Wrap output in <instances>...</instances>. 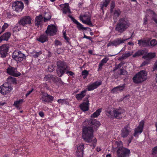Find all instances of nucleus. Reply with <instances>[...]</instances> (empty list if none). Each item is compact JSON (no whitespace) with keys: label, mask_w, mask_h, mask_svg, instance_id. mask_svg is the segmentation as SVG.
Masks as SVG:
<instances>
[{"label":"nucleus","mask_w":157,"mask_h":157,"mask_svg":"<svg viewBox=\"0 0 157 157\" xmlns=\"http://www.w3.org/2000/svg\"><path fill=\"white\" fill-rule=\"evenodd\" d=\"M100 124L99 122L96 120L88 119L86 120L83 123L82 138L86 142L91 143L94 148L96 146L97 140L93 133Z\"/></svg>","instance_id":"1"},{"label":"nucleus","mask_w":157,"mask_h":157,"mask_svg":"<svg viewBox=\"0 0 157 157\" xmlns=\"http://www.w3.org/2000/svg\"><path fill=\"white\" fill-rule=\"evenodd\" d=\"M129 25L128 21L126 18H121L117 23L115 30L119 33H122L128 28Z\"/></svg>","instance_id":"2"},{"label":"nucleus","mask_w":157,"mask_h":157,"mask_svg":"<svg viewBox=\"0 0 157 157\" xmlns=\"http://www.w3.org/2000/svg\"><path fill=\"white\" fill-rule=\"evenodd\" d=\"M117 146L119 147L117 153L118 157H129L130 154L129 149L122 147L123 144L121 141H117L116 142Z\"/></svg>","instance_id":"3"},{"label":"nucleus","mask_w":157,"mask_h":157,"mask_svg":"<svg viewBox=\"0 0 157 157\" xmlns=\"http://www.w3.org/2000/svg\"><path fill=\"white\" fill-rule=\"evenodd\" d=\"M122 113L123 111L121 109H108L106 110V114L109 118L120 119L122 117L121 114Z\"/></svg>","instance_id":"4"},{"label":"nucleus","mask_w":157,"mask_h":157,"mask_svg":"<svg viewBox=\"0 0 157 157\" xmlns=\"http://www.w3.org/2000/svg\"><path fill=\"white\" fill-rule=\"evenodd\" d=\"M147 78V73L145 70H142L136 74L133 77V82L139 83L145 81Z\"/></svg>","instance_id":"5"},{"label":"nucleus","mask_w":157,"mask_h":157,"mask_svg":"<svg viewBox=\"0 0 157 157\" xmlns=\"http://www.w3.org/2000/svg\"><path fill=\"white\" fill-rule=\"evenodd\" d=\"M57 73L58 75L61 77L66 71L67 67L65 63L63 62H58L57 63Z\"/></svg>","instance_id":"6"},{"label":"nucleus","mask_w":157,"mask_h":157,"mask_svg":"<svg viewBox=\"0 0 157 157\" xmlns=\"http://www.w3.org/2000/svg\"><path fill=\"white\" fill-rule=\"evenodd\" d=\"M12 58L13 59L16 61L17 63L21 62L25 58V55L22 53L21 51H15L13 53Z\"/></svg>","instance_id":"7"},{"label":"nucleus","mask_w":157,"mask_h":157,"mask_svg":"<svg viewBox=\"0 0 157 157\" xmlns=\"http://www.w3.org/2000/svg\"><path fill=\"white\" fill-rule=\"evenodd\" d=\"M91 15L89 12H86L84 14L80 15V19L84 24L90 26H92V24L90 21Z\"/></svg>","instance_id":"8"},{"label":"nucleus","mask_w":157,"mask_h":157,"mask_svg":"<svg viewBox=\"0 0 157 157\" xmlns=\"http://www.w3.org/2000/svg\"><path fill=\"white\" fill-rule=\"evenodd\" d=\"M12 89L11 86L8 83L6 82L0 86V93L6 95L10 92Z\"/></svg>","instance_id":"9"},{"label":"nucleus","mask_w":157,"mask_h":157,"mask_svg":"<svg viewBox=\"0 0 157 157\" xmlns=\"http://www.w3.org/2000/svg\"><path fill=\"white\" fill-rule=\"evenodd\" d=\"M24 8L23 3L21 2H15L12 4L13 10L18 12H21Z\"/></svg>","instance_id":"10"},{"label":"nucleus","mask_w":157,"mask_h":157,"mask_svg":"<svg viewBox=\"0 0 157 157\" xmlns=\"http://www.w3.org/2000/svg\"><path fill=\"white\" fill-rule=\"evenodd\" d=\"M130 37L125 39L121 38H117L116 39L112 42L109 43L107 44V46L109 47L111 46H117L119 45L120 44L124 43V41L128 39H130Z\"/></svg>","instance_id":"11"},{"label":"nucleus","mask_w":157,"mask_h":157,"mask_svg":"<svg viewBox=\"0 0 157 157\" xmlns=\"http://www.w3.org/2000/svg\"><path fill=\"white\" fill-rule=\"evenodd\" d=\"M56 27L53 25H48L47 29L46 31L47 35L50 36L56 34Z\"/></svg>","instance_id":"12"},{"label":"nucleus","mask_w":157,"mask_h":157,"mask_svg":"<svg viewBox=\"0 0 157 157\" xmlns=\"http://www.w3.org/2000/svg\"><path fill=\"white\" fill-rule=\"evenodd\" d=\"M84 148V144L83 143L78 145L76 151V155L78 157H83Z\"/></svg>","instance_id":"13"},{"label":"nucleus","mask_w":157,"mask_h":157,"mask_svg":"<svg viewBox=\"0 0 157 157\" xmlns=\"http://www.w3.org/2000/svg\"><path fill=\"white\" fill-rule=\"evenodd\" d=\"M131 129L127 125L123 128L121 131V135L123 138L127 137L130 134Z\"/></svg>","instance_id":"14"},{"label":"nucleus","mask_w":157,"mask_h":157,"mask_svg":"<svg viewBox=\"0 0 157 157\" xmlns=\"http://www.w3.org/2000/svg\"><path fill=\"white\" fill-rule=\"evenodd\" d=\"M101 82L100 81H96L93 83H90L87 86L88 91L92 90L97 88L101 84Z\"/></svg>","instance_id":"15"},{"label":"nucleus","mask_w":157,"mask_h":157,"mask_svg":"<svg viewBox=\"0 0 157 157\" xmlns=\"http://www.w3.org/2000/svg\"><path fill=\"white\" fill-rule=\"evenodd\" d=\"M7 72L9 75L15 76H18L20 74L19 72H17V70L16 68L11 67H9L7 69Z\"/></svg>","instance_id":"16"},{"label":"nucleus","mask_w":157,"mask_h":157,"mask_svg":"<svg viewBox=\"0 0 157 157\" xmlns=\"http://www.w3.org/2000/svg\"><path fill=\"white\" fill-rule=\"evenodd\" d=\"M144 124V121H142L140 122L138 126L135 129L134 134L135 136H137L142 132Z\"/></svg>","instance_id":"17"},{"label":"nucleus","mask_w":157,"mask_h":157,"mask_svg":"<svg viewBox=\"0 0 157 157\" xmlns=\"http://www.w3.org/2000/svg\"><path fill=\"white\" fill-rule=\"evenodd\" d=\"M9 47L6 45H3L0 48V54L2 57H6L7 54Z\"/></svg>","instance_id":"18"},{"label":"nucleus","mask_w":157,"mask_h":157,"mask_svg":"<svg viewBox=\"0 0 157 157\" xmlns=\"http://www.w3.org/2000/svg\"><path fill=\"white\" fill-rule=\"evenodd\" d=\"M53 97L47 93L44 94L42 97V100L44 102H49L52 101L53 100Z\"/></svg>","instance_id":"19"},{"label":"nucleus","mask_w":157,"mask_h":157,"mask_svg":"<svg viewBox=\"0 0 157 157\" xmlns=\"http://www.w3.org/2000/svg\"><path fill=\"white\" fill-rule=\"evenodd\" d=\"M31 19L29 16L25 17L22 19L20 21V23L23 26L26 24H31Z\"/></svg>","instance_id":"20"},{"label":"nucleus","mask_w":157,"mask_h":157,"mask_svg":"<svg viewBox=\"0 0 157 157\" xmlns=\"http://www.w3.org/2000/svg\"><path fill=\"white\" fill-rule=\"evenodd\" d=\"M61 10L65 13H71L70 9L69 8V5L67 3L60 5V6Z\"/></svg>","instance_id":"21"},{"label":"nucleus","mask_w":157,"mask_h":157,"mask_svg":"<svg viewBox=\"0 0 157 157\" xmlns=\"http://www.w3.org/2000/svg\"><path fill=\"white\" fill-rule=\"evenodd\" d=\"M125 87V85L124 84L119 86H118L116 87L113 88L111 90L112 93H119L120 92L122 91Z\"/></svg>","instance_id":"22"},{"label":"nucleus","mask_w":157,"mask_h":157,"mask_svg":"<svg viewBox=\"0 0 157 157\" xmlns=\"http://www.w3.org/2000/svg\"><path fill=\"white\" fill-rule=\"evenodd\" d=\"M149 41L148 39L140 40H138V44L141 46H147L149 45Z\"/></svg>","instance_id":"23"},{"label":"nucleus","mask_w":157,"mask_h":157,"mask_svg":"<svg viewBox=\"0 0 157 157\" xmlns=\"http://www.w3.org/2000/svg\"><path fill=\"white\" fill-rule=\"evenodd\" d=\"M43 18L41 15L36 17L35 20V24L36 26L39 27L43 23Z\"/></svg>","instance_id":"24"},{"label":"nucleus","mask_w":157,"mask_h":157,"mask_svg":"<svg viewBox=\"0 0 157 157\" xmlns=\"http://www.w3.org/2000/svg\"><path fill=\"white\" fill-rule=\"evenodd\" d=\"M147 13L148 15L152 16V20L157 24V15L154 12L150 10H147Z\"/></svg>","instance_id":"25"},{"label":"nucleus","mask_w":157,"mask_h":157,"mask_svg":"<svg viewBox=\"0 0 157 157\" xmlns=\"http://www.w3.org/2000/svg\"><path fill=\"white\" fill-rule=\"evenodd\" d=\"M70 17L71 18L73 22L76 24L77 27L78 29L81 30H86V28L83 27V25L76 19L72 17L71 16H70Z\"/></svg>","instance_id":"26"},{"label":"nucleus","mask_w":157,"mask_h":157,"mask_svg":"<svg viewBox=\"0 0 157 157\" xmlns=\"http://www.w3.org/2000/svg\"><path fill=\"white\" fill-rule=\"evenodd\" d=\"M89 102L88 101L82 103L80 105L81 109L84 111H87L89 108Z\"/></svg>","instance_id":"27"},{"label":"nucleus","mask_w":157,"mask_h":157,"mask_svg":"<svg viewBox=\"0 0 157 157\" xmlns=\"http://www.w3.org/2000/svg\"><path fill=\"white\" fill-rule=\"evenodd\" d=\"M86 90H84L81 91L80 93L76 95V98L78 101L81 100L86 95Z\"/></svg>","instance_id":"28"},{"label":"nucleus","mask_w":157,"mask_h":157,"mask_svg":"<svg viewBox=\"0 0 157 157\" xmlns=\"http://www.w3.org/2000/svg\"><path fill=\"white\" fill-rule=\"evenodd\" d=\"M11 34L10 32H8L5 33L0 37V42L2 40H7L10 38Z\"/></svg>","instance_id":"29"},{"label":"nucleus","mask_w":157,"mask_h":157,"mask_svg":"<svg viewBox=\"0 0 157 157\" xmlns=\"http://www.w3.org/2000/svg\"><path fill=\"white\" fill-rule=\"evenodd\" d=\"M155 56V53L151 52L148 53L146 55L143 56V58L145 59H149L154 58Z\"/></svg>","instance_id":"30"},{"label":"nucleus","mask_w":157,"mask_h":157,"mask_svg":"<svg viewBox=\"0 0 157 157\" xmlns=\"http://www.w3.org/2000/svg\"><path fill=\"white\" fill-rule=\"evenodd\" d=\"M37 40L41 43H44L48 40V37L45 35H41L37 38Z\"/></svg>","instance_id":"31"},{"label":"nucleus","mask_w":157,"mask_h":157,"mask_svg":"<svg viewBox=\"0 0 157 157\" xmlns=\"http://www.w3.org/2000/svg\"><path fill=\"white\" fill-rule=\"evenodd\" d=\"M101 108L97 109L94 113L91 115V117L95 118L97 117L100 114V113L101 112Z\"/></svg>","instance_id":"32"},{"label":"nucleus","mask_w":157,"mask_h":157,"mask_svg":"<svg viewBox=\"0 0 157 157\" xmlns=\"http://www.w3.org/2000/svg\"><path fill=\"white\" fill-rule=\"evenodd\" d=\"M110 0H104L103 2L101 4V8L103 11V8L106 7L109 2Z\"/></svg>","instance_id":"33"},{"label":"nucleus","mask_w":157,"mask_h":157,"mask_svg":"<svg viewBox=\"0 0 157 157\" xmlns=\"http://www.w3.org/2000/svg\"><path fill=\"white\" fill-rule=\"evenodd\" d=\"M144 51L143 50H139L136 52L133 55V57H138L139 56L142 55L144 54Z\"/></svg>","instance_id":"34"},{"label":"nucleus","mask_w":157,"mask_h":157,"mask_svg":"<svg viewBox=\"0 0 157 157\" xmlns=\"http://www.w3.org/2000/svg\"><path fill=\"white\" fill-rule=\"evenodd\" d=\"M109 58L105 57L101 61L99 65V68H101L103 66L104 63H106L109 60Z\"/></svg>","instance_id":"35"},{"label":"nucleus","mask_w":157,"mask_h":157,"mask_svg":"<svg viewBox=\"0 0 157 157\" xmlns=\"http://www.w3.org/2000/svg\"><path fill=\"white\" fill-rule=\"evenodd\" d=\"M157 44V41L155 39H153L150 42L149 46L153 47L155 46Z\"/></svg>","instance_id":"36"},{"label":"nucleus","mask_w":157,"mask_h":157,"mask_svg":"<svg viewBox=\"0 0 157 157\" xmlns=\"http://www.w3.org/2000/svg\"><path fill=\"white\" fill-rule=\"evenodd\" d=\"M23 101V99H20L18 101H16L14 102V105L17 107L18 108L20 104H21Z\"/></svg>","instance_id":"37"},{"label":"nucleus","mask_w":157,"mask_h":157,"mask_svg":"<svg viewBox=\"0 0 157 157\" xmlns=\"http://www.w3.org/2000/svg\"><path fill=\"white\" fill-rule=\"evenodd\" d=\"M121 13V11L120 10H115L114 13V17L115 18H116L117 17H118Z\"/></svg>","instance_id":"38"},{"label":"nucleus","mask_w":157,"mask_h":157,"mask_svg":"<svg viewBox=\"0 0 157 157\" xmlns=\"http://www.w3.org/2000/svg\"><path fill=\"white\" fill-rule=\"evenodd\" d=\"M8 26L9 25L7 23H4V25L2 27L1 30H0L1 32L2 33L4 32Z\"/></svg>","instance_id":"39"},{"label":"nucleus","mask_w":157,"mask_h":157,"mask_svg":"<svg viewBox=\"0 0 157 157\" xmlns=\"http://www.w3.org/2000/svg\"><path fill=\"white\" fill-rule=\"evenodd\" d=\"M8 81L9 82H12L13 83H16V80L15 78L9 77L8 78Z\"/></svg>","instance_id":"40"},{"label":"nucleus","mask_w":157,"mask_h":157,"mask_svg":"<svg viewBox=\"0 0 157 157\" xmlns=\"http://www.w3.org/2000/svg\"><path fill=\"white\" fill-rule=\"evenodd\" d=\"M20 30V27L19 26H15L13 29V32L16 33Z\"/></svg>","instance_id":"41"},{"label":"nucleus","mask_w":157,"mask_h":157,"mask_svg":"<svg viewBox=\"0 0 157 157\" xmlns=\"http://www.w3.org/2000/svg\"><path fill=\"white\" fill-rule=\"evenodd\" d=\"M40 53L39 52H33L32 53V55L34 57H37L40 54Z\"/></svg>","instance_id":"42"},{"label":"nucleus","mask_w":157,"mask_h":157,"mask_svg":"<svg viewBox=\"0 0 157 157\" xmlns=\"http://www.w3.org/2000/svg\"><path fill=\"white\" fill-rule=\"evenodd\" d=\"M51 78V75H48L45 76L44 78V80L45 81H48L50 80Z\"/></svg>","instance_id":"43"},{"label":"nucleus","mask_w":157,"mask_h":157,"mask_svg":"<svg viewBox=\"0 0 157 157\" xmlns=\"http://www.w3.org/2000/svg\"><path fill=\"white\" fill-rule=\"evenodd\" d=\"M82 75H84L85 76L84 77V78H85L86 77L87 75H88L89 73L86 70H84L82 72Z\"/></svg>","instance_id":"44"},{"label":"nucleus","mask_w":157,"mask_h":157,"mask_svg":"<svg viewBox=\"0 0 157 157\" xmlns=\"http://www.w3.org/2000/svg\"><path fill=\"white\" fill-rule=\"evenodd\" d=\"M47 14L48 15V17H47L46 16L44 18V21L45 22L47 21L48 20H50L51 18V16L48 13Z\"/></svg>","instance_id":"45"},{"label":"nucleus","mask_w":157,"mask_h":157,"mask_svg":"<svg viewBox=\"0 0 157 157\" xmlns=\"http://www.w3.org/2000/svg\"><path fill=\"white\" fill-rule=\"evenodd\" d=\"M132 53H133V52H129L127 53H125L124 55V57H128L130 56L131 55H132Z\"/></svg>","instance_id":"46"},{"label":"nucleus","mask_w":157,"mask_h":157,"mask_svg":"<svg viewBox=\"0 0 157 157\" xmlns=\"http://www.w3.org/2000/svg\"><path fill=\"white\" fill-rule=\"evenodd\" d=\"M120 74L121 75H125L127 74V71L124 70H121L120 71Z\"/></svg>","instance_id":"47"},{"label":"nucleus","mask_w":157,"mask_h":157,"mask_svg":"<svg viewBox=\"0 0 157 157\" xmlns=\"http://www.w3.org/2000/svg\"><path fill=\"white\" fill-rule=\"evenodd\" d=\"M54 69V67L52 65L49 66L48 68V70L49 72H51Z\"/></svg>","instance_id":"48"},{"label":"nucleus","mask_w":157,"mask_h":157,"mask_svg":"<svg viewBox=\"0 0 157 157\" xmlns=\"http://www.w3.org/2000/svg\"><path fill=\"white\" fill-rule=\"evenodd\" d=\"M57 101L59 103L61 104H62L66 102V101L65 99H59Z\"/></svg>","instance_id":"49"},{"label":"nucleus","mask_w":157,"mask_h":157,"mask_svg":"<svg viewBox=\"0 0 157 157\" xmlns=\"http://www.w3.org/2000/svg\"><path fill=\"white\" fill-rule=\"evenodd\" d=\"M115 3L114 2L112 1L111 4V11H112L113 9L115 7Z\"/></svg>","instance_id":"50"},{"label":"nucleus","mask_w":157,"mask_h":157,"mask_svg":"<svg viewBox=\"0 0 157 157\" xmlns=\"http://www.w3.org/2000/svg\"><path fill=\"white\" fill-rule=\"evenodd\" d=\"M147 16H146L145 17L144 19V24L146 25L147 23Z\"/></svg>","instance_id":"51"},{"label":"nucleus","mask_w":157,"mask_h":157,"mask_svg":"<svg viewBox=\"0 0 157 157\" xmlns=\"http://www.w3.org/2000/svg\"><path fill=\"white\" fill-rule=\"evenodd\" d=\"M153 154H157V146L154 147L153 149Z\"/></svg>","instance_id":"52"},{"label":"nucleus","mask_w":157,"mask_h":157,"mask_svg":"<svg viewBox=\"0 0 157 157\" xmlns=\"http://www.w3.org/2000/svg\"><path fill=\"white\" fill-rule=\"evenodd\" d=\"M154 70H157V60L155 62L154 67Z\"/></svg>","instance_id":"53"},{"label":"nucleus","mask_w":157,"mask_h":157,"mask_svg":"<svg viewBox=\"0 0 157 157\" xmlns=\"http://www.w3.org/2000/svg\"><path fill=\"white\" fill-rule=\"evenodd\" d=\"M33 90V89H32L31 90L28 91L26 94V97H27L29 95V94H30L32 92Z\"/></svg>","instance_id":"54"},{"label":"nucleus","mask_w":157,"mask_h":157,"mask_svg":"<svg viewBox=\"0 0 157 157\" xmlns=\"http://www.w3.org/2000/svg\"><path fill=\"white\" fill-rule=\"evenodd\" d=\"M55 44L56 45H60L61 44V43L59 41L57 40H56L55 41Z\"/></svg>","instance_id":"55"},{"label":"nucleus","mask_w":157,"mask_h":157,"mask_svg":"<svg viewBox=\"0 0 157 157\" xmlns=\"http://www.w3.org/2000/svg\"><path fill=\"white\" fill-rule=\"evenodd\" d=\"M66 73L67 74H69V75L71 76H72L73 75H74V73L71 71H67Z\"/></svg>","instance_id":"56"},{"label":"nucleus","mask_w":157,"mask_h":157,"mask_svg":"<svg viewBox=\"0 0 157 157\" xmlns=\"http://www.w3.org/2000/svg\"><path fill=\"white\" fill-rule=\"evenodd\" d=\"M39 114L42 117H43L44 116V113L43 112H40L39 113Z\"/></svg>","instance_id":"57"},{"label":"nucleus","mask_w":157,"mask_h":157,"mask_svg":"<svg viewBox=\"0 0 157 157\" xmlns=\"http://www.w3.org/2000/svg\"><path fill=\"white\" fill-rule=\"evenodd\" d=\"M147 63H148V62L147 61H144L142 63L141 65L140 66V67H142L144 66H145V65L147 64Z\"/></svg>","instance_id":"58"},{"label":"nucleus","mask_w":157,"mask_h":157,"mask_svg":"<svg viewBox=\"0 0 157 157\" xmlns=\"http://www.w3.org/2000/svg\"><path fill=\"white\" fill-rule=\"evenodd\" d=\"M63 36H64V39L66 40H67V41H68L69 39L67 37V36L65 34V33H63Z\"/></svg>","instance_id":"59"},{"label":"nucleus","mask_w":157,"mask_h":157,"mask_svg":"<svg viewBox=\"0 0 157 157\" xmlns=\"http://www.w3.org/2000/svg\"><path fill=\"white\" fill-rule=\"evenodd\" d=\"M128 44L130 45H134V44L132 42H129L128 43Z\"/></svg>","instance_id":"60"},{"label":"nucleus","mask_w":157,"mask_h":157,"mask_svg":"<svg viewBox=\"0 0 157 157\" xmlns=\"http://www.w3.org/2000/svg\"><path fill=\"white\" fill-rule=\"evenodd\" d=\"M97 151L98 152H99L101 150V149L100 147H97L96 148Z\"/></svg>","instance_id":"61"},{"label":"nucleus","mask_w":157,"mask_h":157,"mask_svg":"<svg viewBox=\"0 0 157 157\" xmlns=\"http://www.w3.org/2000/svg\"><path fill=\"white\" fill-rule=\"evenodd\" d=\"M83 38H86L87 39H90V37L89 36H87L85 35H84Z\"/></svg>","instance_id":"62"},{"label":"nucleus","mask_w":157,"mask_h":157,"mask_svg":"<svg viewBox=\"0 0 157 157\" xmlns=\"http://www.w3.org/2000/svg\"><path fill=\"white\" fill-rule=\"evenodd\" d=\"M120 65L119 64L118 65V66H117L116 67V68L114 70V71H116L117 69L119 67H120Z\"/></svg>","instance_id":"63"},{"label":"nucleus","mask_w":157,"mask_h":157,"mask_svg":"<svg viewBox=\"0 0 157 157\" xmlns=\"http://www.w3.org/2000/svg\"><path fill=\"white\" fill-rule=\"evenodd\" d=\"M133 139V137L132 136L131 138L130 139L128 140V141L129 142V143H130L132 140Z\"/></svg>","instance_id":"64"}]
</instances>
